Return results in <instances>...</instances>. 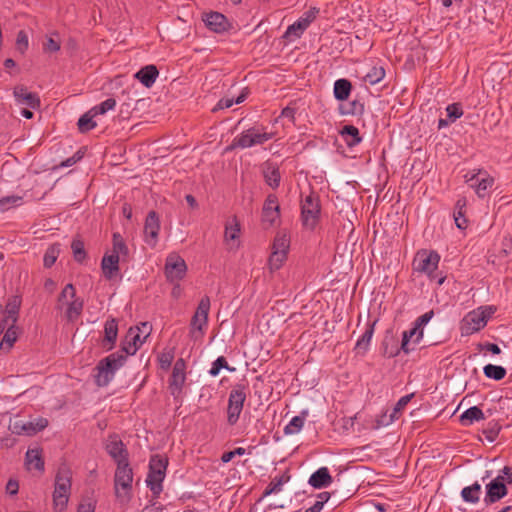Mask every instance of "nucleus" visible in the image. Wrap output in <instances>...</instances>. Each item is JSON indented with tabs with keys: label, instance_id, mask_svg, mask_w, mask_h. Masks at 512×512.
<instances>
[{
	"label": "nucleus",
	"instance_id": "33",
	"mask_svg": "<svg viewBox=\"0 0 512 512\" xmlns=\"http://www.w3.org/2000/svg\"><path fill=\"white\" fill-rule=\"evenodd\" d=\"M352 90L351 82L345 78L338 79L334 82L333 93L338 101L347 100Z\"/></svg>",
	"mask_w": 512,
	"mask_h": 512
},
{
	"label": "nucleus",
	"instance_id": "41",
	"mask_svg": "<svg viewBox=\"0 0 512 512\" xmlns=\"http://www.w3.org/2000/svg\"><path fill=\"white\" fill-rule=\"evenodd\" d=\"M17 340V331L15 324L11 323V325L6 329L4 336L0 342V349L2 350H10Z\"/></svg>",
	"mask_w": 512,
	"mask_h": 512
},
{
	"label": "nucleus",
	"instance_id": "14",
	"mask_svg": "<svg viewBox=\"0 0 512 512\" xmlns=\"http://www.w3.org/2000/svg\"><path fill=\"white\" fill-rule=\"evenodd\" d=\"M508 495V487L503 483L502 476H496L485 485L484 503L488 506L499 502Z\"/></svg>",
	"mask_w": 512,
	"mask_h": 512
},
{
	"label": "nucleus",
	"instance_id": "55",
	"mask_svg": "<svg viewBox=\"0 0 512 512\" xmlns=\"http://www.w3.org/2000/svg\"><path fill=\"white\" fill-rule=\"evenodd\" d=\"M222 368H225V369H227V370H229V371H234V370H235V368H230V367L228 366V363H227V361H226L225 357L220 356V357H218V358H217V359L212 363V366H211V368H210V370H209V374H210L211 376L215 377V376H217V375L220 373V370H221Z\"/></svg>",
	"mask_w": 512,
	"mask_h": 512
},
{
	"label": "nucleus",
	"instance_id": "29",
	"mask_svg": "<svg viewBox=\"0 0 512 512\" xmlns=\"http://www.w3.org/2000/svg\"><path fill=\"white\" fill-rule=\"evenodd\" d=\"M340 136L348 147H354L362 141L358 128L353 125H345L340 130Z\"/></svg>",
	"mask_w": 512,
	"mask_h": 512
},
{
	"label": "nucleus",
	"instance_id": "56",
	"mask_svg": "<svg viewBox=\"0 0 512 512\" xmlns=\"http://www.w3.org/2000/svg\"><path fill=\"white\" fill-rule=\"evenodd\" d=\"M242 410L243 409L228 403V407H227V422L230 425H235L238 422V420H239V417H240V414H241Z\"/></svg>",
	"mask_w": 512,
	"mask_h": 512
},
{
	"label": "nucleus",
	"instance_id": "26",
	"mask_svg": "<svg viewBox=\"0 0 512 512\" xmlns=\"http://www.w3.org/2000/svg\"><path fill=\"white\" fill-rule=\"evenodd\" d=\"M159 72L155 65H146L135 74V78L139 80L145 87L150 88L156 81Z\"/></svg>",
	"mask_w": 512,
	"mask_h": 512
},
{
	"label": "nucleus",
	"instance_id": "8",
	"mask_svg": "<svg viewBox=\"0 0 512 512\" xmlns=\"http://www.w3.org/2000/svg\"><path fill=\"white\" fill-rule=\"evenodd\" d=\"M272 137V133L265 132L259 127H251L247 130H244L233 139L231 148H250L256 145H261L272 139Z\"/></svg>",
	"mask_w": 512,
	"mask_h": 512
},
{
	"label": "nucleus",
	"instance_id": "4",
	"mask_svg": "<svg viewBox=\"0 0 512 512\" xmlns=\"http://www.w3.org/2000/svg\"><path fill=\"white\" fill-rule=\"evenodd\" d=\"M167 466V457L159 454L151 456L146 484L155 496H158L163 490L162 482L166 476Z\"/></svg>",
	"mask_w": 512,
	"mask_h": 512
},
{
	"label": "nucleus",
	"instance_id": "10",
	"mask_svg": "<svg viewBox=\"0 0 512 512\" xmlns=\"http://www.w3.org/2000/svg\"><path fill=\"white\" fill-rule=\"evenodd\" d=\"M465 182L475 191L479 198L488 196L495 180L485 170H472L464 175Z\"/></svg>",
	"mask_w": 512,
	"mask_h": 512
},
{
	"label": "nucleus",
	"instance_id": "36",
	"mask_svg": "<svg viewBox=\"0 0 512 512\" xmlns=\"http://www.w3.org/2000/svg\"><path fill=\"white\" fill-rule=\"evenodd\" d=\"M484 419L485 416L483 411L477 406H472L466 409L460 416V421L465 426L471 425L475 421H481Z\"/></svg>",
	"mask_w": 512,
	"mask_h": 512
},
{
	"label": "nucleus",
	"instance_id": "63",
	"mask_svg": "<svg viewBox=\"0 0 512 512\" xmlns=\"http://www.w3.org/2000/svg\"><path fill=\"white\" fill-rule=\"evenodd\" d=\"M383 345H384V355L388 358L396 357L401 352H403V350L401 349V346L400 347L392 346L391 348H389L386 340L384 341Z\"/></svg>",
	"mask_w": 512,
	"mask_h": 512
},
{
	"label": "nucleus",
	"instance_id": "7",
	"mask_svg": "<svg viewBox=\"0 0 512 512\" xmlns=\"http://www.w3.org/2000/svg\"><path fill=\"white\" fill-rule=\"evenodd\" d=\"M210 307V298L208 296L202 297L190 323V335L195 340L204 336L205 329L208 325Z\"/></svg>",
	"mask_w": 512,
	"mask_h": 512
},
{
	"label": "nucleus",
	"instance_id": "58",
	"mask_svg": "<svg viewBox=\"0 0 512 512\" xmlns=\"http://www.w3.org/2000/svg\"><path fill=\"white\" fill-rule=\"evenodd\" d=\"M434 316V312L428 311L421 316H419L413 323V325L416 327V329H419L420 331H423V327L429 323V321Z\"/></svg>",
	"mask_w": 512,
	"mask_h": 512
},
{
	"label": "nucleus",
	"instance_id": "37",
	"mask_svg": "<svg viewBox=\"0 0 512 512\" xmlns=\"http://www.w3.org/2000/svg\"><path fill=\"white\" fill-rule=\"evenodd\" d=\"M21 305V299L18 296L12 297L8 303L6 304V314L7 316L3 320L11 321V323L15 324L18 318V312Z\"/></svg>",
	"mask_w": 512,
	"mask_h": 512
},
{
	"label": "nucleus",
	"instance_id": "28",
	"mask_svg": "<svg viewBox=\"0 0 512 512\" xmlns=\"http://www.w3.org/2000/svg\"><path fill=\"white\" fill-rule=\"evenodd\" d=\"M481 494L482 486L477 481L470 486L464 487L460 493L462 500L469 504L479 503Z\"/></svg>",
	"mask_w": 512,
	"mask_h": 512
},
{
	"label": "nucleus",
	"instance_id": "39",
	"mask_svg": "<svg viewBox=\"0 0 512 512\" xmlns=\"http://www.w3.org/2000/svg\"><path fill=\"white\" fill-rule=\"evenodd\" d=\"M290 480V476L282 475L274 477L263 492V497L276 494L282 491L283 485Z\"/></svg>",
	"mask_w": 512,
	"mask_h": 512
},
{
	"label": "nucleus",
	"instance_id": "46",
	"mask_svg": "<svg viewBox=\"0 0 512 512\" xmlns=\"http://www.w3.org/2000/svg\"><path fill=\"white\" fill-rule=\"evenodd\" d=\"M60 254V244H52L49 246L44 254L43 264L44 267L50 268L56 262L58 256Z\"/></svg>",
	"mask_w": 512,
	"mask_h": 512
},
{
	"label": "nucleus",
	"instance_id": "21",
	"mask_svg": "<svg viewBox=\"0 0 512 512\" xmlns=\"http://www.w3.org/2000/svg\"><path fill=\"white\" fill-rule=\"evenodd\" d=\"M280 216V207L278 198L275 194L267 196L263 209H262V220L263 222L273 225Z\"/></svg>",
	"mask_w": 512,
	"mask_h": 512
},
{
	"label": "nucleus",
	"instance_id": "30",
	"mask_svg": "<svg viewBox=\"0 0 512 512\" xmlns=\"http://www.w3.org/2000/svg\"><path fill=\"white\" fill-rule=\"evenodd\" d=\"M246 390L247 387L244 384H236L233 386L229 393L228 403L243 409L247 397Z\"/></svg>",
	"mask_w": 512,
	"mask_h": 512
},
{
	"label": "nucleus",
	"instance_id": "59",
	"mask_svg": "<svg viewBox=\"0 0 512 512\" xmlns=\"http://www.w3.org/2000/svg\"><path fill=\"white\" fill-rule=\"evenodd\" d=\"M75 295H76L75 288L72 284L69 283L61 291V293L58 297V302L62 303L64 300L74 299Z\"/></svg>",
	"mask_w": 512,
	"mask_h": 512
},
{
	"label": "nucleus",
	"instance_id": "35",
	"mask_svg": "<svg viewBox=\"0 0 512 512\" xmlns=\"http://www.w3.org/2000/svg\"><path fill=\"white\" fill-rule=\"evenodd\" d=\"M374 326H375V322L368 324L365 332L357 340L356 345H355V350L357 351V353L365 354L368 351L373 334H374Z\"/></svg>",
	"mask_w": 512,
	"mask_h": 512
},
{
	"label": "nucleus",
	"instance_id": "60",
	"mask_svg": "<svg viewBox=\"0 0 512 512\" xmlns=\"http://www.w3.org/2000/svg\"><path fill=\"white\" fill-rule=\"evenodd\" d=\"M246 453L245 448L238 447L234 449L233 451L224 452L221 456V461L223 463L230 462L235 456H242Z\"/></svg>",
	"mask_w": 512,
	"mask_h": 512
},
{
	"label": "nucleus",
	"instance_id": "1",
	"mask_svg": "<svg viewBox=\"0 0 512 512\" xmlns=\"http://www.w3.org/2000/svg\"><path fill=\"white\" fill-rule=\"evenodd\" d=\"M127 356L123 351H116L101 359L95 367L94 379L99 387L107 386L116 372L125 365Z\"/></svg>",
	"mask_w": 512,
	"mask_h": 512
},
{
	"label": "nucleus",
	"instance_id": "24",
	"mask_svg": "<svg viewBox=\"0 0 512 512\" xmlns=\"http://www.w3.org/2000/svg\"><path fill=\"white\" fill-rule=\"evenodd\" d=\"M118 337V323L115 318L108 319L104 324V337L102 340V348L110 351L114 348Z\"/></svg>",
	"mask_w": 512,
	"mask_h": 512
},
{
	"label": "nucleus",
	"instance_id": "20",
	"mask_svg": "<svg viewBox=\"0 0 512 512\" xmlns=\"http://www.w3.org/2000/svg\"><path fill=\"white\" fill-rule=\"evenodd\" d=\"M203 21L209 30L219 34L228 31L231 27L226 16L219 12H210L206 14Z\"/></svg>",
	"mask_w": 512,
	"mask_h": 512
},
{
	"label": "nucleus",
	"instance_id": "52",
	"mask_svg": "<svg viewBox=\"0 0 512 512\" xmlns=\"http://www.w3.org/2000/svg\"><path fill=\"white\" fill-rule=\"evenodd\" d=\"M364 113V103L360 100H353L346 109L341 108L343 115H362Z\"/></svg>",
	"mask_w": 512,
	"mask_h": 512
},
{
	"label": "nucleus",
	"instance_id": "18",
	"mask_svg": "<svg viewBox=\"0 0 512 512\" xmlns=\"http://www.w3.org/2000/svg\"><path fill=\"white\" fill-rule=\"evenodd\" d=\"M105 449L117 464L128 462L127 449L125 448L123 442L118 438V436H110L106 443Z\"/></svg>",
	"mask_w": 512,
	"mask_h": 512
},
{
	"label": "nucleus",
	"instance_id": "12",
	"mask_svg": "<svg viewBox=\"0 0 512 512\" xmlns=\"http://www.w3.org/2000/svg\"><path fill=\"white\" fill-rule=\"evenodd\" d=\"M187 265L178 254H169L165 262V276L171 283L180 282L186 275Z\"/></svg>",
	"mask_w": 512,
	"mask_h": 512
},
{
	"label": "nucleus",
	"instance_id": "13",
	"mask_svg": "<svg viewBox=\"0 0 512 512\" xmlns=\"http://www.w3.org/2000/svg\"><path fill=\"white\" fill-rule=\"evenodd\" d=\"M489 314H486L484 310H473L469 312L461 321V333L462 335H471L480 331L487 324Z\"/></svg>",
	"mask_w": 512,
	"mask_h": 512
},
{
	"label": "nucleus",
	"instance_id": "17",
	"mask_svg": "<svg viewBox=\"0 0 512 512\" xmlns=\"http://www.w3.org/2000/svg\"><path fill=\"white\" fill-rule=\"evenodd\" d=\"M186 363L183 358L177 359L173 366L172 375L169 380V388L173 396H177L181 393L186 380Z\"/></svg>",
	"mask_w": 512,
	"mask_h": 512
},
{
	"label": "nucleus",
	"instance_id": "11",
	"mask_svg": "<svg viewBox=\"0 0 512 512\" xmlns=\"http://www.w3.org/2000/svg\"><path fill=\"white\" fill-rule=\"evenodd\" d=\"M319 12L320 10L317 7H311L305 11L299 19L287 27L283 37L286 39L300 38L310 24L315 21Z\"/></svg>",
	"mask_w": 512,
	"mask_h": 512
},
{
	"label": "nucleus",
	"instance_id": "47",
	"mask_svg": "<svg viewBox=\"0 0 512 512\" xmlns=\"http://www.w3.org/2000/svg\"><path fill=\"white\" fill-rule=\"evenodd\" d=\"M83 310V301L80 299H72L71 302L68 303L66 309V317L69 321H74L77 319Z\"/></svg>",
	"mask_w": 512,
	"mask_h": 512
},
{
	"label": "nucleus",
	"instance_id": "42",
	"mask_svg": "<svg viewBox=\"0 0 512 512\" xmlns=\"http://www.w3.org/2000/svg\"><path fill=\"white\" fill-rule=\"evenodd\" d=\"M110 254L118 255L119 258L121 256L126 257L129 254V249L119 233L113 234V247Z\"/></svg>",
	"mask_w": 512,
	"mask_h": 512
},
{
	"label": "nucleus",
	"instance_id": "23",
	"mask_svg": "<svg viewBox=\"0 0 512 512\" xmlns=\"http://www.w3.org/2000/svg\"><path fill=\"white\" fill-rule=\"evenodd\" d=\"M422 338L423 331L416 329V327L413 325L411 329L405 330L402 333L401 349L405 354H409L415 350L416 345L420 343Z\"/></svg>",
	"mask_w": 512,
	"mask_h": 512
},
{
	"label": "nucleus",
	"instance_id": "43",
	"mask_svg": "<svg viewBox=\"0 0 512 512\" xmlns=\"http://www.w3.org/2000/svg\"><path fill=\"white\" fill-rule=\"evenodd\" d=\"M484 375L496 381L502 380L506 375V369L503 366L487 364L483 368Z\"/></svg>",
	"mask_w": 512,
	"mask_h": 512
},
{
	"label": "nucleus",
	"instance_id": "62",
	"mask_svg": "<svg viewBox=\"0 0 512 512\" xmlns=\"http://www.w3.org/2000/svg\"><path fill=\"white\" fill-rule=\"evenodd\" d=\"M60 42L55 40L53 37H48L44 43V50L46 52L54 53L60 50Z\"/></svg>",
	"mask_w": 512,
	"mask_h": 512
},
{
	"label": "nucleus",
	"instance_id": "5",
	"mask_svg": "<svg viewBox=\"0 0 512 512\" xmlns=\"http://www.w3.org/2000/svg\"><path fill=\"white\" fill-rule=\"evenodd\" d=\"M150 331L151 326L147 322L130 327L121 343L120 351H123L127 357L134 355L150 335Z\"/></svg>",
	"mask_w": 512,
	"mask_h": 512
},
{
	"label": "nucleus",
	"instance_id": "44",
	"mask_svg": "<svg viewBox=\"0 0 512 512\" xmlns=\"http://www.w3.org/2000/svg\"><path fill=\"white\" fill-rule=\"evenodd\" d=\"M240 235V225L236 218H233L231 222L225 226L224 238L226 242H235L238 240Z\"/></svg>",
	"mask_w": 512,
	"mask_h": 512
},
{
	"label": "nucleus",
	"instance_id": "31",
	"mask_svg": "<svg viewBox=\"0 0 512 512\" xmlns=\"http://www.w3.org/2000/svg\"><path fill=\"white\" fill-rule=\"evenodd\" d=\"M308 414V410H302L299 415L294 416L284 427V433L286 435H294L299 433L304 426Z\"/></svg>",
	"mask_w": 512,
	"mask_h": 512
},
{
	"label": "nucleus",
	"instance_id": "54",
	"mask_svg": "<svg viewBox=\"0 0 512 512\" xmlns=\"http://www.w3.org/2000/svg\"><path fill=\"white\" fill-rule=\"evenodd\" d=\"M289 250V239L286 235H278L274 239L272 251L279 253H288Z\"/></svg>",
	"mask_w": 512,
	"mask_h": 512
},
{
	"label": "nucleus",
	"instance_id": "6",
	"mask_svg": "<svg viewBox=\"0 0 512 512\" xmlns=\"http://www.w3.org/2000/svg\"><path fill=\"white\" fill-rule=\"evenodd\" d=\"M133 472L129 463L117 464L115 471V494L122 502L129 501L131 497Z\"/></svg>",
	"mask_w": 512,
	"mask_h": 512
},
{
	"label": "nucleus",
	"instance_id": "48",
	"mask_svg": "<svg viewBox=\"0 0 512 512\" xmlns=\"http://www.w3.org/2000/svg\"><path fill=\"white\" fill-rule=\"evenodd\" d=\"M23 198L18 195H9L0 198V211L4 212L10 208L18 207L22 204Z\"/></svg>",
	"mask_w": 512,
	"mask_h": 512
},
{
	"label": "nucleus",
	"instance_id": "45",
	"mask_svg": "<svg viewBox=\"0 0 512 512\" xmlns=\"http://www.w3.org/2000/svg\"><path fill=\"white\" fill-rule=\"evenodd\" d=\"M71 249L74 260L78 263H83L87 257L84 242L79 238L73 239Z\"/></svg>",
	"mask_w": 512,
	"mask_h": 512
},
{
	"label": "nucleus",
	"instance_id": "9",
	"mask_svg": "<svg viewBox=\"0 0 512 512\" xmlns=\"http://www.w3.org/2000/svg\"><path fill=\"white\" fill-rule=\"evenodd\" d=\"M320 201L318 195L311 192L305 196L301 201V218L304 227L307 229H314L318 223L320 216Z\"/></svg>",
	"mask_w": 512,
	"mask_h": 512
},
{
	"label": "nucleus",
	"instance_id": "16",
	"mask_svg": "<svg viewBox=\"0 0 512 512\" xmlns=\"http://www.w3.org/2000/svg\"><path fill=\"white\" fill-rule=\"evenodd\" d=\"M160 232V219L155 211H150L144 223V241L150 247H155L158 243Z\"/></svg>",
	"mask_w": 512,
	"mask_h": 512
},
{
	"label": "nucleus",
	"instance_id": "57",
	"mask_svg": "<svg viewBox=\"0 0 512 512\" xmlns=\"http://www.w3.org/2000/svg\"><path fill=\"white\" fill-rule=\"evenodd\" d=\"M447 117L454 122L463 115L462 107L459 103L449 104L446 108Z\"/></svg>",
	"mask_w": 512,
	"mask_h": 512
},
{
	"label": "nucleus",
	"instance_id": "50",
	"mask_svg": "<svg viewBox=\"0 0 512 512\" xmlns=\"http://www.w3.org/2000/svg\"><path fill=\"white\" fill-rule=\"evenodd\" d=\"M287 258V253H279L277 251H272L269 257V268L271 271H276L280 269Z\"/></svg>",
	"mask_w": 512,
	"mask_h": 512
},
{
	"label": "nucleus",
	"instance_id": "51",
	"mask_svg": "<svg viewBox=\"0 0 512 512\" xmlns=\"http://www.w3.org/2000/svg\"><path fill=\"white\" fill-rule=\"evenodd\" d=\"M116 106V100L114 98H108L101 102L100 104L92 107L93 113L97 115H103L110 110H113Z\"/></svg>",
	"mask_w": 512,
	"mask_h": 512
},
{
	"label": "nucleus",
	"instance_id": "19",
	"mask_svg": "<svg viewBox=\"0 0 512 512\" xmlns=\"http://www.w3.org/2000/svg\"><path fill=\"white\" fill-rule=\"evenodd\" d=\"M13 96L19 105H25L30 109H39L41 105L38 94L28 92L24 86H16L13 89Z\"/></svg>",
	"mask_w": 512,
	"mask_h": 512
},
{
	"label": "nucleus",
	"instance_id": "15",
	"mask_svg": "<svg viewBox=\"0 0 512 512\" xmlns=\"http://www.w3.org/2000/svg\"><path fill=\"white\" fill-rule=\"evenodd\" d=\"M48 426V420L38 418L35 421L15 420L9 425V429L13 434L32 436Z\"/></svg>",
	"mask_w": 512,
	"mask_h": 512
},
{
	"label": "nucleus",
	"instance_id": "49",
	"mask_svg": "<svg viewBox=\"0 0 512 512\" xmlns=\"http://www.w3.org/2000/svg\"><path fill=\"white\" fill-rule=\"evenodd\" d=\"M414 396L413 393L407 394L402 396L396 403L392 414L390 415V421L384 423V425H388L389 423L393 422L395 419H398L400 412L406 407V405L410 402L412 397Z\"/></svg>",
	"mask_w": 512,
	"mask_h": 512
},
{
	"label": "nucleus",
	"instance_id": "2",
	"mask_svg": "<svg viewBox=\"0 0 512 512\" xmlns=\"http://www.w3.org/2000/svg\"><path fill=\"white\" fill-rule=\"evenodd\" d=\"M72 472L66 466L58 468L53 491V506L56 512H63L71 495Z\"/></svg>",
	"mask_w": 512,
	"mask_h": 512
},
{
	"label": "nucleus",
	"instance_id": "40",
	"mask_svg": "<svg viewBox=\"0 0 512 512\" xmlns=\"http://www.w3.org/2000/svg\"><path fill=\"white\" fill-rule=\"evenodd\" d=\"M385 75L386 72L383 66H373L364 76V81L370 85H375L382 81Z\"/></svg>",
	"mask_w": 512,
	"mask_h": 512
},
{
	"label": "nucleus",
	"instance_id": "53",
	"mask_svg": "<svg viewBox=\"0 0 512 512\" xmlns=\"http://www.w3.org/2000/svg\"><path fill=\"white\" fill-rule=\"evenodd\" d=\"M175 353L173 349H165L158 357L160 368L168 370L174 360Z\"/></svg>",
	"mask_w": 512,
	"mask_h": 512
},
{
	"label": "nucleus",
	"instance_id": "3",
	"mask_svg": "<svg viewBox=\"0 0 512 512\" xmlns=\"http://www.w3.org/2000/svg\"><path fill=\"white\" fill-rule=\"evenodd\" d=\"M440 255L434 250H420L416 253L413 260V269L417 272L426 274L431 280H435L438 285H442L445 277H437L435 271L438 268Z\"/></svg>",
	"mask_w": 512,
	"mask_h": 512
},
{
	"label": "nucleus",
	"instance_id": "32",
	"mask_svg": "<svg viewBox=\"0 0 512 512\" xmlns=\"http://www.w3.org/2000/svg\"><path fill=\"white\" fill-rule=\"evenodd\" d=\"M467 201L465 197H461L456 201L454 209V221L457 228L464 230L467 227V220L465 218Z\"/></svg>",
	"mask_w": 512,
	"mask_h": 512
},
{
	"label": "nucleus",
	"instance_id": "38",
	"mask_svg": "<svg viewBox=\"0 0 512 512\" xmlns=\"http://www.w3.org/2000/svg\"><path fill=\"white\" fill-rule=\"evenodd\" d=\"M96 115L93 113L92 109L84 113L79 119H78V129L81 133L88 132L92 129H94L97 126V123L94 121V118Z\"/></svg>",
	"mask_w": 512,
	"mask_h": 512
},
{
	"label": "nucleus",
	"instance_id": "25",
	"mask_svg": "<svg viewBox=\"0 0 512 512\" xmlns=\"http://www.w3.org/2000/svg\"><path fill=\"white\" fill-rule=\"evenodd\" d=\"M333 479L327 467H320L310 476L308 483L316 489L328 487Z\"/></svg>",
	"mask_w": 512,
	"mask_h": 512
},
{
	"label": "nucleus",
	"instance_id": "27",
	"mask_svg": "<svg viewBox=\"0 0 512 512\" xmlns=\"http://www.w3.org/2000/svg\"><path fill=\"white\" fill-rule=\"evenodd\" d=\"M263 177L268 186L276 189L280 185L281 174L278 166L273 163H265L263 167Z\"/></svg>",
	"mask_w": 512,
	"mask_h": 512
},
{
	"label": "nucleus",
	"instance_id": "61",
	"mask_svg": "<svg viewBox=\"0 0 512 512\" xmlns=\"http://www.w3.org/2000/svg\"><path fill=\"white\" fill-rule=\"evenodd\" d=\"M16 46L21 53H24V51L28 48V37L24 31L18 32Z\"/></svg>",
	"mask_w": 512,
	"mask_h": 512
},
{
	"label": "nucleus",
	"instance_id": "34",
	"mask_svg": "<svg viewBox=\"0 0 512 512\" xmlns=\"http://www.w3.org/2000/svg\"><path fill=\"white\" fill-rule=\"evenodd\" d=\"M26 465L28 469H36L44 471V461L41 457V450L38 448H30L26 452Z\"/></svg>",
	"mask_w": 512,
	"mask_h": 512
},
{
	"label": "nucleus",
	"instance_id": "64",
	"mask_svg": "<svg viewBox=\"0 0 512 512\" xmlns=\"http://www.w3.org/2000/svg\"><path fill=\"white\" fill-rule=\"evenodd\" d=\"M296 109L290 106L285 107L280 114V118H286L290 122L295 121Z\"/></svg>",
	"mask_w": 512,
	"mask_h": 512
},
{
	"label": "nucleus",
	"instance_id": "22",
	"mask_svg": "<svg viewBox=\"0 0 512 512\" xmlns=\"http://www.w3.org/2000/svg\"><path fill=\"white\" fill-rule=\"evenodd\" d=\"M119 262L118 255L105 254L101 261V270L105 279L111 281L119 277Z\"/></svg>",
	"mask_w": 512,
	"mask_h": 512
}]
</instances>
